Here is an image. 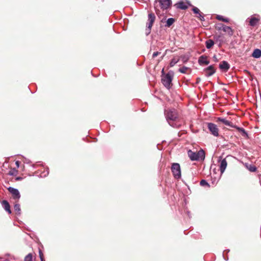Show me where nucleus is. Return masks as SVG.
Listing matches in <instances>:
<instances>
[{"label":"nucleus","instance_id":"1","mask_svg":"<svg viewBox=\"0 0 261 261\" xmlns=\"http://www.w3.org/2000/svg\"><path fill=\"white\" fill-rule=\"evenodd\" d=\"M166 120L170 125L173 127L179 128L181 125L179 120V115L174 108H168L164 111Z\"/></svg>","mask_w":261,"mask_h":261},{"label":"nucleus","instance_id":"2","mask_svg":"<svg viewBox=\"0 0 261 261\" xmlns=\"http://www.w3.org/2000/svg\"><path fill=\"white\" fill-rule=\"evenodd\" d=\"M173 76V72L169 71L167 74L163 75L162 77L163 84L168 89L172 86V81Z\"/></svg>","mask_w":261,"mask_h":261},{"label":"nucleus","instance_id":"3","mask_svg":"<svg viewBox=\"0 0 261 261\" xmlns=\"http://www.w3.org/2000/svg\"><path fill=\"white\" fill-rule=\"evenodd\" d=\"M171 170L175 178L179 179L181 177L180 167L179 164L173 163L171 167Z\"/></svg>","mask_w":261,"mask_h":261},{"label":"nucleus","instance_id":"4","mask_svg":"<svg viewBox=\"0 0 261 261\" xmlns=\"http://www.w3.org/2000/svg\"><path fill=\"white\" fill-rule=\"evenodd\" d=\"M156 2L159 3L160 7L163 10L168 9L172 5L171 0H156Z\"/></svg>","mask_w":261,"mask_h":261},{"label":"nucleus","instance_id":"5","mask_svg":"<svg viewBox=\"0 0 261 261\" xmlns=\"http://www.w3.org/2000/svg\"><path fill=\"white\" fill-rule=\"evenodd\" d=\"M207 128L211 134L214 136L216 137L219 136V129L215 124L213 123H208Z\"/></svg>","mask_w":261,"mask_h":261},{"label":"nucleus","instance_id":"6","mask_svg":"<svg viewBox=\"0 0 261 261\" xmlns=\"http://www.w3.org/2000/svg\"><path fill=\"white\" fill-rule=\"evenodd\" d=\"M8 190L11 194L12 198L18 201L20 197V195L18 190L12 187L8 188Z\"/></svg>","mask_w":261,"mask_h":261},{"label":"nucleus","instance_id":"7","mask_svg":"<svg viewBox=\"0 0 261 261\" xmlns=\"http://www.w3.org/2000/svg\"><path fill=\"white\" fill-rule=\"evenodd\" d=\"M216 122H221L226 125L229 126L233 128L234 127H235L234 126L235 125H233L231 122L228 121L227 120H226L225 118H220V117L217 118Z\"/></svg>","mask_w":261,"mask_h":261},{"label":"nucleus","instance_id":"8","mask_svg":"<svg viewBox=\"0 0 261 261\" xmlns=\"http://www.w3.org/2000/svg\"><path fill=\"white\" fill-rule=\"evenodd\" d=\"M176 8L181 10H186L188 8V4L183 1H180L174 5Z\"/></svg>","mask_w":261,"mask_h":261},{"label":"nucleus","instance_id":"9","mask_svg":"<svg viewBox=\"0 0 261 261\" xmlns=\"http://www.w3.org/2000/svg\"><path fill=\"white\" fill-rule=\"evenodd\" d=\"M204 71L207 76L212 75L214 73H215L216 71L213 65H211L208 66V67L204 69Z\"/></svg>","mask_w":261,"mask_h":261},{"label":"nucleus","instance_id":"10","mask_svg":"<svg viewBox=\"0 0 261 261\" xmlns=\"http://www.w3.org/2000/svg\"><path fill=\"white\" fill-rule=\"evenodd\" d=\"M198 63L200 65L204 64L207 65L210 63V61L207 60V56L202 55L199 58Z\"/></svg>","mask_w":261,"mask_h":261},{"label":"nucleus","instance_id":"11","mask_svg":"<svg viewBox=\"0 0 261 261\" xmlns=\"http://www.w3.org/2000/svg\"><path fill=\"white\" fill-rule=\"evenodd\" d=\"M227 166V162L226 158L223 159L220 161V171L221 174L223 173L226 167Z\"/></svg>","mask_w":261,"mask_h":261},{"label":"nucleus","instance_id":"12","mask_svg":"<svg viewBox=\"0 0 261 261\" xmlns=\"http://www.w3.org/2000/svg\"><path fill=\"white\" fill-rule=\"evenodd\" d=\"M2 204L6 211H7L9 214H11L12 212L10 208V205L7 200H3L2 201Z\"/></svg>","mask_w":261,"mask_h":261},{"label":"nucleus","instance_id":"13","mask_svg":"<svg viewBox=\"0 0 261 261\" xmlns=\"http://www.w3.org/2000/svg\"><path fill=\"white\" fill-rule=\"evenodd\" d=\"M155 16L153 13H150L148 15V20H149L148 28L150 29L155 21Z\"/></svg>","mask_w":261,"mask_h":261},{"label":"nucleus","instance_id":"14","mask_svg":"<svg viewBox=\"0 0 261 261\" xmlns=\"http://www.w3.org/2000/svg\"><path fill=\"white\" fill-rule=\"evenodd\" d=\"M234 126L235 127H234L233 128H236L239 132H240L243 137H244L246 139L249 138V136H248L247 133L246 132V130L243 128L238 127V126H237L236 125H234Z\"/></svg>","mask_w":261,"mask_h":261},{"label":"nucleus","instance_id":"15","mask_svg":"<svg viewBox=\"0 0 261 261\" xmlns=\"http://www.w3.org/2000/svg\"><path fill=\"white\" fill-rule=\"evenodd\" d=\"M219 67L221 69L227 71L229 69L230 66L226 61H223L219 64Z\"/></svg>","mask_w":261,"mask_h":261},{"label":"nucleus","instance_id":"16","mask_svg":"<svg viewBox=\"0 0 261 261\" xmlns=\"http://www.w3.org/2000/svg\"><path fill=\"white\" fill-rule=\"evenodd\" d=\"M259 21V18L255 17H252L249 19V25L251 27H255L258 23Z\"/></svg>","mask_w":261,"mask_h":261},{"label":"nucleus","instance_id":"17","mask_svg":"<svg viewBox=\"0 0 261 261\" xmlns=\"http://www.w3.org/2000/svg\"><path fill=\"white\" fill-rule=\"evenodd\" d=\"M188 154L190 159L192 161L197 160V156L196 155V152H193L191 150H189L188 151Z\"/></svg>","mask_w":261,"mask_h":261},{"label":"nucleus","instance_id":"18","mask_svg":"<svg viewBox=\"0 0 261 261\" xmlns=\"http://www.w3.org/2000/svg\"><path fill=\"white\" fill-rule=\"evenodd\" d=\"M222 30L224 32L227 33L230 36H232L233 34V31L230 27L223 26V29H222Z\"/></svg>","mask_w":261,"mask_h":261},{"label":"nucleus","instance_id":"19","mask_svg":"<svg viewBox=\"0 0 261 261\" xmlns=\"http://www.w3.org/2000/svg\"><path fill=\"white\" fill-rule=\"evenodd\" d=\"M14 212L15 214L17 215H20L21 214V208L19 204L16 203L14 206Z\"/></svg>","mask_w":261,"mask_h":261},{"label":"nucleus","instance_id":"20","mask_svg":"<svg viewBox=\"0 0 261 261\" xmlns=\"http://www.w3.org/2000/svg\"><path fill=\"white\" fill-rule=\"evenodd\" d=\"M252 56L255 58H258L261 56V50L259 49H255L253 51Z\"/></svg>","mask_w":261,"mask_h":261},{"label":"nucleus","instance_id":"21","mask_svg":"<svg viewBox=\"0 0 261 261\" xmlns=\"http://www.w3.org/2000/svg\"><path fill=\"white\" fill-rule=\"evenodd\" d=\"M214 44V41L212 39H208L205 42V45L207 49H210L212 47Z\"/></svg>","mask_w":261,"mask_h":261},{"label":"nucleus","instance_id":"22","mask_svg":"<svg viewBox=\"0 0 261 261\" xmlns=\"http://www.w3.org/2000/svg\"><path fill=\"white\" fill-rule=\"evenodd\" d=\"M196 155L197 156V160L199 159H204V152L202 150H201L198 152H196Z\"/></svg>","mask_w":261,"mask_h":261},{"label":"nucleus","instance_id":"23","mask_svg":"<svg viewBox=\"0 0 261 261\" xmlns=\"http://www.w3.org/2000/svg\"><path fill=\"white\" fill-rule=\"evenodd\" d=\"M216 19L225 22H228L229 21L228 18H224L223 16L221 15H217L216 16Z\"/></svg>","mask_w":261,"mask_h":261},{"label":"nucleus","instance_id":"24","mask_svg":"<svg viewBox=\"0 0 261 261\" xmlns=\"http://www.w3.org/2000/svg\"><path fill=\"white\" fill-rule=\"evenodd\" d=\"M175 22V19L172 18H168L166 21V27H170L174 22Z\"/></svg>","mask_w":261,"mask_h":261},{"label":"nucleus","instance_id":"25","mask_svg":"<svg viewBox=\"0 0 261 261\" xmlns=\"http://www.w3.org/2000/svg\"><path fill=\"white\" fill-rule=\"evenodd\" d=\"M33 255L32 253L28 254L24 258V261H32Z\"/></svg>","mask_w":261,"mask_h":261},{"label":"nucleus","instance_id":"26","mask_svg":"<svg viewBox=\"0 0 261 261\" xmlns=\"http://www.w3.org/2000/svg\"><path fill=\"white\" fill-rule=\"evenodd\" d=\"M214 39L216 42H219V46H221V43L223 42V40L221 39V36L219 35L217 37H214Z\"/></svg>","mask_w":261,"mask_h":261},{"label":"nucleus","instance_id":"27","mask_svg":"<svg viewBox=\"0 0 261 261\" xmlns=\"http://www.w3.org/2000/svg\"><path fill=\"white\" fill-rule=\"evenodd\" d=\"M247 168L248 170L251 172H254L256 170V168L252 165H249V166H247Z\"/></svg>","mask_w":261,"mask_h":261},{"label":"nucleus","instance_id":"28","mask_svg":"<svg viewBox=\"0 0 261 261\" xmlns=\"http://www.w3.org/2000/svg\"><path fill=\"white\" fill-rule=\"evenodd\" d=\"M17 172V170L15 169H11L8 172V174L10 175H15Z\"/></svg>","mask_w":261,"mask_h":261},{"label":"nucleus","instance_id":"29","mask_svg":"<svg viewBox=\"0 0 261 261\" xmlns=\"http://www.w3.org/2000/svg\"><path fill=\"white\" fill-rule=\"evenodd\" d=\"M178 61V60L176 59H172L170 63V65L171 67H172L173 66H174L177 63V62Z\"/></svg>","mask_w":261,"mask_h":261},{"label":"nucleus","instance_id":"30","mask_svg":"<svg viewBox=\"0 0 261 261\" xmlns=\"http://www.w3.org/2000/svg\"><path fill=\"white\" fill-rule=\"evenodd\" d=\"M189 68L184 66L180 68L179 69V72L183 73H186L187 72V71L188 70Z\"/></svg>","mask_w":261,"mask_h":261},{"label":"nucleus","instance_id":"31","mask_svg":"<svg viewBox=\"0 0 261 261\" xmlns=\"http://www.w3.org/2000/svg\"><path fill=\"white\" fill-rule=\"evenodd\" d=\"M39 257L41 259V261H45V259L44 258L43 253L41 249L39 250Z\"/></svg>","mask_w":261,"mask_h":261},{"label":"nucleus","instance_id":"32","mask_svg":"<svg viewBox=\"0 0 261 261\" xmlns=\"http://www.w3.org/2000/svg\"><path fill=\"white\" fill-rule=\"evenodd\" d=\"M200 184L202 186H207L210 187V185L204 179H202L200 181Z\"/></svg>","mask_w":261,"mask_h":261},{"label":"nucleus","instance_id":"33","mask_svg":"<svg viewBox=\"0 0 261 261\" xmlns=\"http://www.w3.org/2000/svg\"><path fill=\"white\" fill-rule=\"evenodd\" d=\"M192 10L195 14H198L200 12L199 9L195 7H193V8L192 9Z\"/></svg>","mask_w":261,"mask_h":261},{"label":"nucleus","instance_id":"34","mask_svg":"<svg viewBox=\"0 0 261 261\" xmlns=\"http://www.w3.org/2000/svg\"><path fill=\"white\" fill-rule=\"evenodd\" d=\"M202 13L201 12H200L198 15V16H197V17L201 21H204V17L202 15Z\"/></svg>","mask_w":261,"mask_h":261},{"label":"nucleus","instance_id":"35","mask_svg":"<svg viewBox=\"0 0 261 261\" xmlns=\"http://www.w3.org/2000/svg\"><path fill=\"white\" fill-rule=\"evenodd\" d=\"M160 54H161V53L159 52V51L154 52L153 55H152V58H155L156 56H158Z\"/></svg>","mask_w":261,"mask_h":261},{"label":"nucleus","instance_id":"36","mask_svg":"<svg viewBox=\"0 0 261 261\" xmlns=\"http://www.w3.org/2000/svg\"><path fill=\"white\" fill-rule=\"evenodd\" d=\"M220 27H219L218 29L219 30H222V29H223V26H226L225 25L223 24H220Z\"/></svg>","mask_w":261,"mask_h":261},{"label":"nucleus","instance_id":"37","mask_svg":"<svg viewBox=\"0 0 261 261\" xmlns=\"http://www.w3.org/2000/svg\"><path fill=\"white\" fill-rule=\"evenodd\" d=\"M21 179V177H18L16 178V180H20Z\"/></svg>","mask_w":261,"mask_h":261},{"label":"nucleus","instance_id":"38","mask_svg":"<svg viewBox=\"0 0 261 261\" xmlns=\"http://www.w3.org/2000/svg\"><path fill=\"white\" fill-rule=\"evenodd\" d=\"M16 165H17V166H19V162H18V161H16Z\"/></svg>","mask_w":261,"mask_h":261},{"label":"nucleus","instance_id":"39","mask_svg":"<svg viewBox=\"0 0 261 261\" xmlns=\"http://www.w3.org/2000/svg\"><path fill=\"white\" fill-rule=\"evenodd\" d=\"M200 78H197V83H198V81H200Z\"/></svg>","mask_w":261,"mask_h":261}]
</instances>
